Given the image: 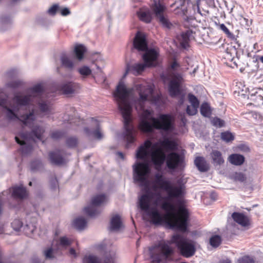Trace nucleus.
Masks as SVG:
<instances>
[{"label": "nucleus", "instance_id": "1", "mask_svg": "<svg viewBox=\"0 0 263 263\" xmlns=\"http://www.w3.org/2000/svg\"><path fill=\"white\" fill-rule=\"evenodd\" d=\"M152 195L151 192L147 191L139 199L140 209L146 212L152 222L155 225H161L165 223L171 228H176L183 232L187 231L189 213L182 203L180 202L176 214L174 213L175 206L173 203L168 201L163 202L161 207L166 213L162 216L156 208H150L149 203Z\"/></svg>", "mask_w": 263, "mask_h": 263}, {"label": "nucleus", "instance_id": "2", "mask_svg": "<svg viewBox=\"0 0 263 263\" xmlns=\"http://www.w3.org/2000/svg\"><path fill=\"white\" fill-rule=\"evenodd\" d=\"M114 95L117 100L119 108L124 119V126L125 130L124 138L127 142L126 147H128L130 144L135 141L137 133L131 123L132 107L127 100L129 92L123 82H120L119 83Z\"/></svg>", "mask_w": 263, "mask_h": 263}, {"label": "nucleus", "instance_id": "3", "mask_svg": "<svg viewBox=\"0 0 263 263\" xmlns=\"http://www.w3.org/2000/svg\"><path fill=\"white\" fill-rule=\"evenodd\" d=\"M161 147L153 151L151 154V160L156 167H161L166 160V156L163 149L166 152L174 151L177 148V144L168 138H165L160 142Z\"/></svg>", "mask_w": 263, "mask_h": 263}, {"label": "nucleus", "instance_id": "4", "mask_svg": "<svg viewBox=\"0 0 263 263\" xmlns=\"http://www.w3.org/2000/svg\"><path fill=\"white\" fill-rule=\"evenodd\" d=\"M171 243L176 245L179 250L180 254L183 257L189 258L193 256L196 249L193 244L187 242L186 240L180 234H174L171 238Z\"/></svg>", "mask_w": 263, "mask_h": 263}, {"label": "nucleus", "instance_id": "5", "mask_svg": "<svg viewBox=\"0 0 263 263\" xmlns=\"http://www.w3.org/2000/svg\"><path fill=\"white\" fill-rule=\"evenodd\" d=\"M107 201V197L104 194L93 196L90 200V204L84 208L83 212L91 217L98 216L102 211L99 206L105 204Z\"/></svg>", "mask_w": 263, "mask_h": 263}, {"label": "nucleus", "instance_id": "6", "mask_svg": "<svg viewBox=\"0 0 263 263\" xmlns=\"http://www.w3.org/2000/svg\"><path fill=\"white\" fill-rule=\"evenodd\" d=\"M177 67H168V70L171 73L168 75L170 79L168 90L170 96L172 98H175L181 94V85L183 81L182 76L181 74L175 73Z\"/></svg>", "mask_w": 263, "mask_h": 263}, {"label": "nucleus", "instance_id": "7", "mask_svg": "<svg viewBox=\"0 0 263 263\" xmlns=\"http://www.w3.org/2000/svg\"><path fill=\"white\" fill-rule=\"evenodd\" d=\"M155 182L159 188L167 193L169 198H179L183 195V192L181 186H172L169 181L164 179L162 175L156 174Z\"/></svg>", "mask_w": 263, "mask_h": 263}, {"label": "nucleus", "instance_id": "8", "mask_svg": "<svg viewBox=\"0 0 263 263\" xmlns=\"http://www.w3.org/2000/svg\"><path fill=\"white\" fill-rule=\"evenodd\" d=\"M134 179L142 186L147 187L151 168L147 162H138L134 166Z\"/></svg>", "mask_w": 263, "mask_h": 263}, {"label": "nucleus", "instance_id": "9", "mask_svg": "<svg viewBox=\"0 0 263 263\" xmlns=\"http://www.w3.org/2000/svg\"><path fill=\"white\" fill-rule=\"evenodd\" d=\"M86 52L87 48L84 45L80 44L75 45L72 52L73 58L70 57L66 53L61 54V61L63 66H74V60L82 61Z\"/></svg>", "mask_w": 263, "mask_h": 263}, {"label": "nucleus", "instance_id": "10", "mask_svg": "<svg viewBox=\"0 0 263 263\" xmlns=\"http://www.w3.org/2000/svg\"><path fill=\"white\" fill-rule=\"evenodd\" d=\"M152 132L154 129L165 132L172 130L174 127V119L170 114H160L158 118L151 117Z\"/></svg>", "mask_w": 263, "mask_h": 263}, {"label": "nucleus", "instance_id": "11", "mask_svg": "<svg viewBox=\"0 0 263 263\" xmlns=\"http://www.w3.org/2000/svg\"><path fill=\"white\" fill-rule=\"evenodd\" d=\"M150 8L152 12L154 13L163 27L170 29L173 27V24L164 14L166 10L164 5L159 2H155L151 5Z\"/></svg>", "mask_w": 263, "mask_h": 263}, {"label": "nucleus", "instance_id": "12", "mask_svg": "<svg viewBox=\"0 0 263 263\" xmlns=\"http://www.w3.org/2000/svg\"><path fill=\"white\" fill-rule=\"evenodd\" d=\"M5 100H0V105L4 107L7 110V117L9 120L17 119L21 121L24 126H30V124L34 121V113L33 111L30 112L29 114L23 115L19 118L14 111L10 108L7 107L6 105Z\"/></svg>", "mask_w": 263, "mask_h": 263}, {"label": "nucleus", "instance_id": "13", "mask_svg": "<svg viewBox=\"0 0 263 263\" xmlns=\"http://www.w3.org/2000/svg\"><path fill=\"white\" fill-rule=\"evenodd\" d=\"M45 132V129L40 126H35L32 129L30 133H22L20 134V137L22 139V140L16 136L15 139L16 142L20 144L23 145L25 144V141H28L30 139H33V137H35L39 140H42V135Z\"/></svg>", "mask_w": 263, "mask_h": 263}, {"label": "nucleus", "instance_id": "14", "mask_svg": "<svg viewBox=\"0 0 263 263\" xmlns=\"http://www.w3.org/2000/svg\"><path fill=\"white\" fill-rule=\"evenodd\" d=\"M159 56L158 50L154 48L147 49L142 55L144 64H137L135 66H157Z\"/></svg>", "mask_w": 263, "mask_h": 263}, {"label": "nucleus", "instance_id": "15", "mask_svg": "<svg viewBox=\"0 0 263 263\" xmlns=\"http://www.w3.org/2000/svg\"><path fill=\"white\" fill-rule=\"evenodd\" d=\"M152 112L148 109H145L143 110L140 118V121L138 125L139 129L144 133H152V123H151L149 121H151L150 118L152 117Z\"/></svg>", "mask_w": 263, "mask_h": 263}, {"label": "nucleus", "instance_id": "16", "mask_svg": "<svg viewBox=\"0 0 263 263\" xmlns=\"http://www.w3.org/2000/svg\"><path fill=\"white\" fill-rule=\"evenodd\" d=\"M184 161V157L176 152H171L166 157V164L170 170H175Z\"/></svg>", "mask_w": 263, "mask_h": 263}, {"label": "nucleus", "instance_id": "17", "mask_svg": "<svg viewBox=\"0 0 263 263\" xmlns=\"http://www.w3.org/2000/svg\"><path fill=\"white\" fill-rule=\"evenodd\" d=\"M48 158L50 162L53 165L59 166L65 164L67 163V160L63 155V151L60 149L49 152Z\"/></svg>", "mask_w": 263, "mask_h": 263}, {"label": "nucleus", "instance_id": "18", "mask_svg": "<svg viewBox=\"0 0 263 263\" xmlns=\"http://www.w3.org/2000/svg\"><path fill=\"white\" fill-rule=\"evenodd\" d=\"M171 243V240L167 242L164 240H161L154 247V248L159 250L161 254L165 257V258H168L174 254V250L170 246Z\"/></svg>", "mask_w": 263, "mask_h": 263}, {"label": "nucleus", "instance_id": "19", "mask_svg": "<svg viewBox=\"0 0 263 263\" xmlns=\"http://www.w3.org/2000/svg\"><path fill=\"white\" fill-rule=\"evenodd\" d=\"M80 88L79 84L73 82L63 83L58 87V90L65 95H72Z\"/></svg>", "mask_w": 263, "mask_h": 263}, {"label": "nucleus", "instance_id": "20", "mask_svg": "<svg viewBox=\"0 0 263 263\" xmlns=\"http://www.w3.org/2000/svg\"><path fill=\"white\" fill-rule=\"evenodd\" d=\"M133 45L134 48L139 51H145L148 49L145 36L139 32L136 35Z\"/></svg>", "mask_w": 263, "mask_h": 263}, {"label": "nucleus", "instance_id": "21", "mask_svg": "<svg viewBox=\"0 0 263 263\" xmlns=\"http://www.w3.org/2000/svg\"><path fill=\"white\" fill-rule=\"evenodd\" d=\"M152 142L146 140L144 143L140 145L137 151L136 157L137 159L144 160L148 156V150L152 147Z\"/></svg>", "mask_w": 263, "mask_h": 263}, {"label": "nucleus", "instance_id": "22", "mask_svg": "<svg viewBox=\"0 0 263 263\" xmlns=\"http://www.w3.org/2000/svg\"><path fill=\"white\" fill-rule=\"evenodd\" d=\"M138 18L140 21L146 23H150L153 19V13L147 7H143L137 12Z\"/></svg>", "mask_w": 263, "mask_h": 263}, {"label": "nucleus", "instance_id": "23", "mask_svg": "<svg viewBox=\"0 0 263 263\" xmlns=\"http://www.w3.org/2000/svg\"><path fill=\"white\" fill-rule=\"evenodd\" d=\"M11 196L17 199H23L27 196V192L25 187L23 186H14L9 189Z\"/></svg>", "mask_w": 263, "mask_h": 263}, {"label": "nucleus", "instance_id": "24", "mask_svg": "<svg viewBox=\"0 0 263 263\" xmlns=\"http://www.w3.org/2000/svg\"><path fill=\"white\" fill-rule=\"evenodd\" d=\"M232 218L235 222L242 227H247L250 224L249 218L242 213L234 212L232 214Z\"/></svg>", "mask_w": 263, "mask_h": 263}, {"label": "nucleus", "instance_id": "25", "mask_svg": "<svg viewBox=\"0 0 263 263\" xmlns=\"http://www.w3.org/2000/svg\"><path fill=\"white\" fill-rule=\"evenodd\" d=\"M194 163L201 172H206L210 169L209 164L203 157H197L194 160Z\"/></svg>", "mask_w": 263, "mask_h": 263}, {"label": "nucleus", "instance_id": "26", "mask_svg": "<svg viewBox=\"0 0 263 263\" xmlns=\"http://www.w3.org/2000/svg\"><path fill=\"white\" fill-rule=\"evenodd\" d=\"M210 156L212 160V163L214 165H221L224 162V158L221 152L218 150H213Z\"/></svg>", "mask_w": 263, "mask_h": 263}, {"label": "nucleus", "instance_id": "27", "mask_svg": "<svg viewBox=\"0 0 263 263\" xmlns=\"http://www.w3.org/2000/svg\"><path fill=\"white\" fill-rule=\"evenodd\" d=\"M192 34L193 31L191 30H187L181 33L179 40L180 45L183 48L186 49L190 46L189 42Z\"/></svg>", "mask_w": 263, "mask_h": 263}, {"label": "nucleus", "instance_id": "28", "mask_svg": "<svg viewBox=\"0 0 263 263\" xmlns=\"http://www.w3.org/2000/svg\"><path fill=\"white\" fill-rule=\"evenodd\" d=\"M31 97V95L24 96L16 95L13 98V101L17 106H26L30 103Z\"/></svg>", "mask_w": 263, "mask_h": 263}, {"label": "nucleus", "instance_id": "29", "mask_svg": "<svg viewBox=\"0 0 263 263\" xmlns=\"http://www.w3.org/2000/svg\"><path fill=\"white\" fill-rule=\"evenodd\" d=\"M228 161L233 165L240 166L242 165L245 161V157L240 154H233L230 155L228 157Z\"/></svg>", "mask_w": 263, "mask_h": 263}, {"label": "nucleus", "instance_id": "30", "mask_svg": "<svg viewBox=\"0 0 263 263\" xmlns=\"http://www.w3.org/2000/svg\"><path fill=\"white\" fill-rule=\"evenodd\" d=\"M153 92V89L151 86L147 85L146 87L142 91L141 90L139 92V100L141 101L145 102L148 100L149 96L152 95Z\"/></svg>", "mask_w": 263, "mask_h": 263}, {"label": "nucleus", "instance_id": "31", "mask_svg": "<svg viewBox=\"0 0 263 263\" xmlns=\"http://www.w3.org/2000/svg\"><path fill=\"white\" fill-rule=\"evenodd\" d=\"M122 226L120 217L116 215L112 217L110 220V230H118Z\"/></svg>", "mask_w": 263, "mask_h": 263}, {"label": "nucleus", "instance_id": "32", "mask_svg": "<svg viewBox=\"0 0 263 263\" xmlns=\"http://www.w3.org/2000/svg\"><path fill=\"white\" fill-rule=\"evenodd\" d=\"M73 225L77 229L82 230L86 227L87 221L86 219L82 217H78L73 221Z\"/></svg>", "mask_w": 263, "mask_h": 263}, {"label": "nucleus", "instance_id": "33", "mask_svg": "<svg viewBox=\"0 0 263 263\" xmlns=\"http://www.w3.org/2000/svg\"><path fill=\"white\" fill-rule=\"evenodd\" d=\"M200 113L203 117H210L212 114V110L209 104L203 103L200 106Z\"/></svg>", "mask_w": 263, "mask_h": 263}, {"label": "nucleus", "instance_id": "34", "mask_svg": "<svg viewBox=\"0 0 263 263\" xmlns=\"http://www.w3.org/2000/svg\"><path fill=\"white\" fill-rule=\"evenodd\" d=\"M222 242L221 237L218 235H214L211 237L209 239L210 245L213 248L218 247Z\"/></svg>", "mask_w": 263, "mask_h": 263}, {"label": "nucleus", "instance_id": "35", "mask_svg": "<svg viewBox=\"0 0 263 263\" xmlns=\"http://www.w3.org/2000/svg\"><path fill=\"white\" fill-rule=\"evenodd\" d=\"M84 130L88 136L92 135L96 139H101L103 137V135L100 131L99 126L92 132H91L88 128H85Z\"/></svg>", "mask_w": 263, "mask_h": 263}, {"label": "nucleus", "instance_id": "36", "mask_svg": "<svg viewBox=\"0 0 263 263\" xmlns=\"http://www.w3.org/2000/svg\"><path fill=\"white\" fill-rule=\"evenodd\" d=\"M29 90L32 94H36L37 96H40L42 95L44 88L42 84H37L29 88Z\"/></svg>", "mask_w": 263, "mask_h": 263}, {"label": "nucleus", "instance_id": "37", "mask_svg": "<svg viewBox=\"0 0 263 263\" xmlns=\"http://www.w3.org/2000/svg\"><path fill=\"white\" fill-rule=\"evenodd\" d=\"M221 139L227 142H232L234 140V135L229 131L222 132L220 134Z\"/></svg>", "mask_w": 263, "mask_h": 263}, {"label": "nucleus", "instance_id": "38", "mask_svg": "<svg viewBox=\"0 0 263 263\" xmlns=\"http://www.w3.org/2000/svg\"><path fill=\"white\" fill-rule=\"evenodd\" d=\"M231 178L235 181L243 182L247 180V178L245 174L236 172L232 175Z\"/></svg>", "mask_w": 263, "mask_h": 263}, {"label": "nucleus", "instance_id": "39", "mask_svg": "<svg viewBox=\"0 0 263 263\" xmlns=\"http://www.w3.org/2000/svg\"><path fill=\"white\" fill-rule=\"evenodd\" d=\"M83 263H101V260L96 256L89 255L84 258Z\"/></svg>", "mask_w": 263, "mask_h": 263}, {"label": "nucleus", "instance_id": "40", "mask_svg": "<svg viewBox=\"0 0 263 263\" xmlns=\"http://www.w3.org/2000/svg\"><path fill=\"white\" fill-rule=\"evenodd\" d=\"M254 77L258 82L263 81V67H257Z\"/></svg>", "mask_w": 263, "mask_h": 263}, {"label": "nucleus", "instance_id": "41", "mask_svg": "<svg viewBox=\"0 0 263 263\" xmlns=\"http://www.w3.org/2000/svg\"><path fill=\"white\" fill-rule=\"evenodd\" d=\"M188 99L192 106L195 108H198L199 106V101L197 97L192 93L188 94Z\"/></svg>", "mask_w": 263, "mask_h": 263}, {"label": "nucleus", "instance_id": "42", "mask_svg": "<svg viewBox=\"0 0 263 263\" xmlns=\"http://www.w3.org/2000/svg\"><path fill=\"white\" fill-rule=\"evenodd\" d=\"M78 139L75 137H71L67 139L66 143L68 147L73 148L78 144Z\"/></svg>", "mask_w": 263, "mask_h": 263}, {"label": "nucleus", "instance_id": "43", "mask_svg": "<svg viewBox=\"0 0 263 263\" xmlns=\"http://www.w3.org/2000/svg\"><path fill=\"white\" fill-rule=\"evenodd\" d=\"M256 107H259L263 105V96L260 95H255V98L253 99V103H251Z\"/></svg>", "mask_w": 263, "mask_h": 263}, {"label": "nucleus", "instance_id": "44", "mask_svg": "<svg viewBox=\"0 0 263 263\" xmlns=\"http://www.w3.org/2000/svg\"><path fill=\"white\" fill-rule=\"evenodd\" d=\"M219 28L223 31V32L227 35V37L234 40L235 39V35L231 33L226 25L223 24H220L219 25Z\"/></svg>", "mask_w": 263, "mask_h": 263}, {"label": "nucleus", "instance_id": "45", "mask_svg": "<svg viewBox=\"0 0 263 263\" xmlns=\"http://www.w3.org/2000/svg\"><path fill=\"white\" fill-rule=\"evenodd\" d=\"M211 123L213 126L218 127H222L224 125V121L218 117L213 118Z\"/></svg>", "mask_w": 263, "mask_h": 263}, {"label": "nucleus", "instance_id": "46", "mask_svg": "<svg viewBox=\"0 0 263 263\" xmlns=\"http://www.w3.org/2000/svg\"><path fill=\"white\" fill-rule=\"evenodd\" d=\"M72 241L65 236L61 237L59 239V245L62 247H68L71 245Z\"/></svg>", "mask_w": 263, "mask_h": 263}, {"label": "nucleus", "instance_id": "47", "mask_svg": "<svg viewBox=\"0 0 263 263\" xmlns=\"http://www.w3.org/2000/svg\"><path fill=\"white\" fill-rule=\"evenodd\" d=\"M39 108L43 112L49 113L50 112V106L45 102L39 103Z\"/></svg>", "mask_w": 263, "mask_h": 263}, {"label": "nucleus", "instance_id": "48", "mask_svg": "<svg viewBox=\"0 0 263 263\" xmlns=\"http://www.w3.org/2000/svg\"><path fill=\"white\" fill-rule=\"evenodd\" d=\"M11 226L14 230L18 231L22 228L23 223L20 219H15L11 223Z\"/></svg>", "mask_w": 263, "mask_h": 263}, {"label": "nucleus", "instance_id": "49", "mask_svg": "<svg viewBox=\"0 0 263 263\" xmlns=\"http://www.w3.org/2000/svg\"><path fill=\"white\" fill-rule=\"evenodd\" d=\"M238 263H254V260L252 258L246 255L239 258Z\"/></svg>", "mask_w": 263, "mask_h": 263}, {"label": "nucleus", "instance_id": "50", "mask_svg": "<svg viewBox=\"0 0 263 263\" xmlns=\"http://www.w3.org/2000/svg\"><path fill=\"white\" fill-rule=\"evenodd\" d=\"M79 72L83 76H87L91 73V70L89 67H82L79 69Z\"/></svg>", "mask_w": 263, "mask_h": 263}, {"label": "nucleus", "instance_id": "51", "mask_svg": "<svg viewBox=\"0 0 263 263\" xmlns=\"http://www.w3.org/2000/svg\"><path fill=\"white\" fill-rule=\"evenodd\" d=\"M23 83L21 81H13L7 84V86L12 88H16L22 85Z\"/></svg>", "mask_w": 263, "mask_h": 263}, {"label": "nucleus", "instance_id": "52", "mask_svg": "<svg viewBox=\"0 0 263 263\" xmlns=\"http://www.w3.org/2000/svg\"><path fill=\"white\" fill-rule=\"evenodd\" d=\"M198 108L194 107L193 106L188 105L186 107V111L187 114L190 116H193L197 113Z\"/></svg>", "mask_w": 263, "mask_h": 263}, {"label": "nucleus", "instance_id": "53", "mask_svg": "<svg viewBox=\"0 0 263 263\" xmlns=\"http://www.w3.org/2000/svg\"><path fill=\"white\" fill-rule=\"evenodd\" d=\"M151 257L153 263H160L162 260L160 255L158 253H153L151 255Z\"/></svg>", "mask_w": 263, "mask_h": 263}, {"label": "nucleus", "instance_id": "54", "mask_svg": "<svg viewBox=\"0 0 263 263\" xmlns=\"http://www.w3.org/2000/svg\"><path fill=\"white\" fill-rule=\"evenodd\" d=\"M64 135V134L60 131H55L53 132L51 134V137L52 139L54 140L59 139L62 138Z\"/></svg>", "mask_w": 263, "mask_h": 263}, {"label": "nucleus", "instance_id": "55", "mask_svg": "<svg viewBox=\"0 0 263 263\" xmlns=\"http://www.w3.org/2000/svg\"><path fill=\"white\" fill-rule=\"evenodd\" d=\"M58 10V5L54 4L48 9V13L51 15H54Z\"/></svg>", "mask_w": 263, "mask_h": 263}, {"label": "nucleus", "instance_id": "56", "mask_svg": "<svg viewBox=\"0 0 263 263\" xmlns=\"http://www.w3.org/2000/svg\"><path fill=\"white\" fill-rule=\"evenodd\" d=\"M42 165L41 161L36 160L32 162L31 164L32 170H35Z\"/></svg>", "mask_w": 263, "mask_h": 263}, {"label": "nucleus", "instance_id": "57", "mask_svg": "<svg viewBox=\"0 0 263 263\" xmlns=\"http://www.w3.org/2000/svg\"><path fill=\"white\" fill-rule=\"evenodd\" d=\"M44 255L46 258H53V249L50 248L44 251Z\"/></svg>", "mask_w": 263, "mask_h": 263}, {"label": "nucleus", "instance_id": "58", "mask_svg": "<svg viewBox=\"0 0 263 263\" xmlns=\"http://www.w3.org/2000/svg\"><path fill=\"white\" fill-rule=\"evenodd\" d=\"M32 150V147L31 145H27L22 148V152L23 154H26L31 152Z\"/></svg>", "mask_w": 263, "mask_h": 263}, {"label": "nucleus", "instance_id": "59", "mask_svg": "<svg viewBox=\"0 0 263 263\" xmlns=\"http://www.w3.org/2000/svg\"><path fill=\"white\" fill-rule=\"evenodd\" d=\"M61 14L63 16H67L70 13L69 9L67 8H64L60 10Z\"/></svg>", "mask_w": 263, "mask_h": 263}, {"label": "nucleus", "instance_id": "60", "mask_svg": "<svg viewBox=\"0 0 263 263\" xmlns=\"http://www.w3.org/2000/svg\"><path fill=\"white\" fill-rule=\"evenodd\" d=\"M135 69V70L137 72V74H141L144 70L146 67H134Z\"/></svg>", "mask_w": 263, "mask_h": 263}, {"label": "nucleus", "instance_id": "61", "mask_svg": "<svg viewBox=\"0 0 263 263\" xmlns=\"http://www.w3.org/2000/svg\"><path fill=\"white\" fill-rule=\"evenodd\" d=\"M256 61H260L263 64V56L257 55L256 57Z\"/></svg>", "mask_w": 263, "mask_h": 263}, {"label": "nucleus", "instance_id": "62", "mask_svg": "<svg viewBox=\"0 0 263 263\" xmlns=\"http://www.w3.org/2000/svg\"><path fill=\"white\" fill-rule=\"evenodd\" d=\"M218 263H231V262L230 259H226L219 261Z\"/></svg>", "mask_w": 263, "mask_h": 263}, {"label": "nucleus", "instance_id": "63", "mask_svg": "<svg viewBox=\"0 0 263 263\" xmlns=\"http://www.w3.org/2000/svg\"><path fill=\"white\" fill-rule=\"evenodd\" d=\"M117 155L122 159H124V154L122 152H117Z\"/></svg>", "mask_w": 263, "mask_h": 263}, {"label": "nucleus", "instance_id": "64", "mask_svg": "<svg viewBox=\"0 0 263 263\" xmlns=\"http://www.w3.org/2000/svg\"><path fill=\"white\" fill-rule=\"evenodd\" d=\"M3 202L0 200V215L2 214L3 210Z\"/></svg>", "mask_w": 263, "mask_h": 263}]
</instances>
